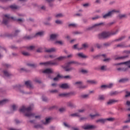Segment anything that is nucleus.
<instances>
[{"label":"nucleus","mask_w":130,"mask_h":130,"mask_svg":"<svg viewBox=\"0 0 130 130\" xmlns=\"http://www.w3.org/2000/svg\"><path fill=\"white\" fill-rule=\"evenodd\" d=\"M31 109H33V106H31L27 108L25 107H22L20 109V112H22L23 113H25V116L27 117H33L34 116V114L31 113Z\"/></svg>","instance_id":"1"},{"label":"nucleus","mask_w":130,"mask_h":130,"mask_svg":"<svg viewBox=\"0 0 130 130\" xmlns=\"http://www.w3.org/2000/svg\"><path fill=\"white\" fill-rule=\"evenodd\" d=\"M118 64H124L125 68H118V71H123V72H126L128 71V68L130 69V60L124 62H121L118 64H116V65L117 66Z\"/></svg>","instance_id":"2"},{"label":"nucleus","mask_w":130,"mask_h":130,"mask_svg":"<svg viewBox=\"0 0 130 130\" xmlns=\"http://www.w3.org/2000/svg\"><path fill=\"white\" fill-rule=\"evenodd\" d=\"M70 64H76L77 66H78V65L80 64V63H79L76 61H71L68 63V64L66 66H62V68H63V69H64V70L66 72H69L70 71H72V68H70V69L68 68L69 66H70Z\"/></svg>","instance_id":"3"},{"label":"nucleus","mask_w":130,"mask_h":130,"mask_svg":"<svg viewBox=\"0 0 130 130\" xmlns=\"http://www.w3.org/2000/svg\"><path fill=\"white\" fill-rule=\"evenodd\" d=\"M115 13H119V11L116 9L112 10L111 11H109L108 13L104 15L103 18L104 19H106V18H108V17H111V16H112V15H113V14Z\"/></svg>","instance_id":"4"},{"label":"nucleus","mask_w":130,"mask_h":130,"mask_svg":"<svg viewBox=\"0 0 130 130\" xmlns=\"http://www.w3.org/2000/svg\"><path fill=\"white\" fill-rule=\"evenodd\" d=\"M111 36L110 31H104L100 34H99V38L102 39V38H107Z\"/></svg>","instance_id":"5"},{"label":"nucleus","mask_w":130,"mask_h":130,"mask_svg":"<svg viewBox=\"0 0 130 130\" xmlns=\"http://www.w3.org/2000/svg\"><path fill=\"white\" fill-rule=\"evenodd\" d=\"M82 84L83 82L82 81H77L74 83V85L80 89H85V88H87L86 85H82Z\"/></svg>","instance_id":"6"},{"label":"nucleus","mask_w":130,"mask_h":130,"mask_svg":"<svg viewBox=\"0 0 130 130\" xmlns=\"http://www.w3.org/2000/svg\"><path fill=\"white\" fill-rule=\"evenodd\" d=\"M10 18L11 17L9 14H5L4 15H3V24H5V25H6V24H8Z\"/></svg>","instance_id":"7"},{"label":"nucleus","mask_w":130,"mask_h":130,"mask_svg":"<svg viewBox=\"0 0 130 130\" xmlns=\"http://www.w3.org/2000/svg\"><path fill=\"white\" fill-rule=\"evenodd\" d=\"M60 79H70V76L67 75L66 76H62V75L58 74L57 75V77L53 79V80L54 81H58Z\"/></svg>","instance_id":"8"},{"label":"nucleus","mask_w":130,"mask_h":130,"mask_svg":"<svg viewBox=\"0 0 130 130\" xmlns=\"http://www.w3.org/2000/svg\"><path fill=\"white\" fill-rule=\"evenodd\" d=\"M58 62L55 61H49L46 62H41L40 64H45V66H47L48 64H53V66H57Z\"/></svg>","instance_id":"9"},{"label":"nucleus","mask_w":130,"mask_h":130,"mask_svg":"<svg viewBox=\"0 0 130 130\" xmlns=\"http://www.w3.org/2000/svg\"><path fill=\"white\" fill-rule=\"evenodd\" d=\"M108 120L109 121H112L113 120V118H109L107 119H99L96 121V122H100L101 123H104V122H106Z\"/></svg>","instance_id":"10"},{"label":"nucleus","mask_w":130,"mask_h":130,"mask_svg":"<svg viewBox=\"0 0 130 130\" xmlns=\"http://www.w3.org/2000/svg\"><path fill=\"white\" fill-rule=\"evenodd\" d=\"M96 126L93 125H84L82 126V128L84 129H92V128H95Z\"/></svg>","instance_id":"11"},{"label":"nucleus","mask_w":130,"mask_h":130,"mask_svg":"<svg viewBox=\"0 0 130 130\" xmlns=\"http://www.w3.org/2000/svg\"><path fill=\"white\" fill-rule=\"evenodd\" d=\"M101 25H103V23H95L92 26H89L87 28V30H92V28H96V27H100Z\"/></svg>","instance_id":"12"},{"label":"nucleus","mask_w":130,"mask_h":130,"mask_svg":"<svg viewBox=\"0 0 130 130\" xmlns=\"http://www.w3.org/2000/svg\"><path fill=\"white\" fill-rule=\"evenodd\" d=\"M43 73L44 74H52V73H53V70H52V69H46L44 71H43Z\"/></svg>","instance_id":"13"},{"label":"nucleus","mask_w":130,"mask_h":130,"mask_svg":"<svg viewBox=\"0 0 130 130\" xmlns=\"http://www.w3.org/2000/svg\"><path fill=\"white\" fill-rule=\"evenodd\" d=\"M60 88L62 89H69L70 85L67 83H63L59 85Z\"/></svg>","instance_id":"14"},{"label":"nucleus","mask_w":130,"mask_h":130,"mask_svg":"<svg viewBox=\"0 0 130 130\" xmlns=\"http://www.w3.org/2000/svg\"><path fill=\"white\" fill-rule=\"evenodd\" d=\"M58 37V35L56 34H53L50 36V40H54L56 39Z\"/></svg>","instance_id":"15"},{"label":"nucleus","mask_w":130,"mask_h":130,"mask_svg":"<svg viewBox=\"0 0 130 130\" xmlns=\"http://www.w3.org/2000/svg\"><path fill=\"white\" fill-rule=\"evenodd\" d=\"M117 102H118V100H110L107 102L108 105H110L111 104H113L114 103H116Z\"/></svg>","instance_id":"16"},{"label":"nucleus","mask_w":130,"mask_h":130,"mask_svg":"<svg viewBox=\"0 0 130 130\" xmlns=\"http://www.w3.org/2000/svg\"><path fill=\"white\" fill-rule=\"evenodd\" d=\"M77 55H78V56L79 57H80L81 58H87L88 57V56H86L85 54H84V53H79L77 54Z\"/></svg>","instance_id":"17"},{"label":"nucleus","mask_w":130,"mask_h":130,"mask_svg":"<svg viewBox=\"0 0 130 130\" xmlns=\"http://www.w3.org/2000/svg\"><path fill=\"white\" fill-rule=\"evenodd\" d=\"M55 51H56V49L54 48H49L45 50L46 52L49 53L55 52Z\"/></svg>","instance_id":"18"},{"label":"nucleus","mask_w":130,"mask_h":130,"mask_svg":"<svg viewBox=\"0 0 130 130\" xmlns=\"http://www.w3.org/2000/svg\"><path fill=\"white\" fill-rule=\"evenodd\" d=\"M25 84L28 88H33V86L32 85V82L30 81H27L25 82Z\"/></svg>","instance_id":"19"},{"label":"nucleus","mask_w":130,"mask_h":130,"mask_svg":"<svg viewBox=\"0 0 130 130\" xmlns=\"http://www.w3.org/2000/svg\"><path fill=\"white\" fill-rule=\"evenodd\" d=\"M89 47V45L87 43H84L82 45V47L80 48V50L82 49H87Z\"/></svg>","instance_id":"20"},{"label":"nucleus","mask_w":130,"mask_h":130,"mask_svg":"<svg viewBox=\"0 0 130 130\" xmlns=\"http://www.w3.org/2000/svg\"><path fill=\"white\" fill-rule=\"evenodd\" d=\"M87 83L90 85H94V84H97V81L93 80H89L87 81Z\"/></svg>","instance_id":"21"},{"label":"nucleus","mask_w":130,"mask_h":130,"mask_svg":"<svg viewBox=\"0 0 130 130\" xmlns=\"http://www.w3.org/2000/svg\"><path fill=\"white\" fill-rule=\"evenodd\" d=\"M65 58H67V56H60L56 58V60H58V61H61V60H63V59H65Z\"/></svg>","instance_id":"22"},{"label":"nucleus","mask_w":130,"mask_h":130,"mask_svg":"<svg viewBox=\"0 0 130 130\" xmlns=\"http://www.w3.org/2000/svg\"><path fill=\"white\" fill-rule=\"evenodd\" d=\"M44 34H45V32L43 31H41L36 34L35 37H37V36H43Z\"/></svg>","instance_id":"23"},{"label":"nucleus","mask_w":130,"mask_h":130,"mask_svg":"<svg viewBox=\"0 0 130 130\" xmlns=\"http://www.w3.org/2000/svg\"><path fill=\"white\" fill-rule=\"evenodd\" d=\"M9 101H10L8 99H4L2 101H0V105H4V104H6V103H8V102H9Z\"/></svg>","instance_id":"24"},{"label":"nucleus","mask_w":130,"mask_h":130,"mask_svg":"<svg viewBox=\"0 0 130 130\" xmlns=\"http://www.w3.org/2000/svg\"><path fill=\"white\" fill-rule=\"evenodd\" d=\"M54 44L58 45H62V44H63V42H62V41L58 40L55 41Z\"/></svg>","instance_id":"25"},{"label":"nucleus","mask_w":130,"mask_h":130,"mask_svg":"<svg viewBox=\"0 0 130 130\" xmlns=\"http://www.w3.org/2000/svg\"><path fill=\"white\" fill-rule=\"evenodd\" d=\"M98 99L101 101H103V100H105V96L104 95H99Z\"/></svg>","instance_id":"26"},{"label":"nucleus","mask_w":130,"mask_h":130,"mask_svg":"<svg viewBox=\"0 0 130 130\" xmlns=\"http://www.w3.org/2000/svg\"><path fill=\"white\" fill-rule=\"evenodd\" d=\"M50 121H51V118L49 117L46 119V121L44 122V124H48Z\"/></svg>","instance_id":"27"},{"label":"nucleus","mask_w":130,"mask_h":130,"mask_svg":"<svg viewBox=\"0 0 130 130\" xmlns=\"http://www.w3.org/2000/svg\"><path fill=\"white\" fill-rule=\"evenodd\" d=\"M89 96H90V94H82L81 95V98L84 99H87V98H89Z\"/></svg>","instance_id":"28"},{"label":"nucleus","mask_w":130,"mask_h":130,"mask_svg":"<svg viewBox=\"0 0 130 130\" xmlns=\"http://www.w3.org/2000/svg\"><path fill=\"white\" fill-rule=\"evenodd\" d=\"M119 31V29H116L114 31L110 32L111 36L112 35H116V34H117L118 33Z\"/></svg>","instance_id":"29"},{"label":"nucleus","mask_w":130,"mask_h":130,"mask_svg":"<svg viewBox=\"0 0 130 130\" xmlns=\"http://www.w3.org/2000/svg\"><path fill=\"white\" fill-rule=\"evenodd\" d=\"M11 9H12V10H17V9H19V7L17 6L16 5H13L10 6Z\"/></svg>","instance_id":"30"},{"label":"nucleus","mask_w":130,"mask_h":130,"mask_svg":"<svg viewBox=\"0 0 130 130\" xmlns=\"http://www.w3.org/2000/svg\"><path fill=\"white\" fill-rule=\"evenodd\" d=\"M74 49H77V50H81V48H79V44H76L73 46Z\"/></svg>","instance_id":"31"},{"label":"nucleus","mask_w":130,"mask_h":130,"mask_svg":"<svg viewBox=\"0 0 130 130\" xmlns=\"http://www.w3.org/2000/svg\"><path fill=\"white\" fill-rule=\"evenodd\" d=\"M117 47H121V48L127 47V46H125L124 43L119 44L117 45Z\"/></svg>","instance_id":"32"},{"label":"nucleus","mask_w":130,"mask_h":130,"mask_svg":"<svg viewBox=\"0 0 130 130\" xmlns=\"http://www.w3.org/2000/svg\"><path fill=\"white\" fill-rule=\"evenodd\" d=\"M55 23L57 24V25H61L62 24V21L57 19L55 20Z\"/></svg>","instance_id":"33"},{"label":"nucleus","mask_w":130,"mask_h":130,"mask_svg":"<svg viewBox=\"0 0 130 130\" xmlns=\"http://www.w3.org/2000/svg\"><path fill=\"white\" fill-rule=\"evenodd\" d=\"M55 17L56 18H61L62 17H63V15L61 13H58V14H57L55 15Z\"/></svg>","instance_id":"34"},{"label":"nucleus","mask_w":130,"mask_h":130,"mask_svg":"<svg viewBox=\"0 0 130 130\" xmlns=\"http://www.w3.org/2000/svg\"><path fill=\"white\" fill-rule=\"evenodd\" d=\"M3 73L5 76H6V77H10V76H11V74L7 71H4Z\"/></svg>","instance_id":"35"},{"label":"nucleus","mask_w":130,"mask_h":130,"mask_svg":"<svg viewBox=\"0 0 130 130\" xmlns=\"http://www.w3.org/2000/svg\"><path fill=\"white\" fill-rule=\"evenodd\" d=\"M69 95H70V93H60L59 94V96L63 97L64 96H69Z\"/></svg>","instance_id":"36"},{"label":"nucleus","mask_w":130,"mask_h":130,"mask_svg":"<svg viewBox=\"0 0 130 130\" xmlns=\"http://www.w3.org/2000/svg\"><path fill=\"white\" fill-rule=\"evenodd\" d=\"M99 115H100L99 114L96 113L94 115L90 114L89 116H90L91 118L93 119V118L96 117V116H99Z\"/></svg>","instance_id":"37"},{"label":"nucleus","mask_w":130,"mask_h":130,"mask_svg":"<svg viewBox=\"0 0 130 130\" xmlns=\"http://www.w3.org/2000/svg\"><path fill=\"white\" fill-rule=\"evenodd\" d=\"M78 25L76 23H70L69 24V27H73V28H75L77 27Z\"/></svg>","instance_id":"38"},{"label":"nucleus","mask_w":130,"mask_h":130,"mask_svg":"<svg viewBox=\"0 0 130 130\" xmlns=\"http://www.w3.org/2000/svg\"><path fill=\"white\" fill-rule=\"evenodd\" d=\"M71 116H73L74 117H80V114L79 113H75L74 114H71Z\"/></svg>","instance_id":"39"},{"label":"nucleus","mask_w":130,"mask_h":130,"mask_svg":"<svg viewBox=\"0 0 130 130\" xmlns=\"http://www.w3.org/2000/svg\"><path fill=\"white\" fill-rule=\"evenodd\" d=\"M101 71H106L107 70V67L106 66H103L101 67Z\"/></svg>","instance_id":"40"},{"label":"nucleus","mask_w":130,"mask_h":130,"mask_svg":"<svg viewBox=\"0 0 130 130\" xmlns=\"http://www.w3.org/2000/svg\"><path fill=\"white\" fill-rule=\"evenodd\" d=\"M68 106H70V107H74V103L72 102H69L68 103Z\"/></svg>","instance_id":"41"},{"label":"nucleus","mask_w":130,"mask_h":130,"mask_svg":"<svg viewBox=\"0 0 130 130\" xmlns=\"http://www.w3.org/2000/svg\"><path fill=\"white\" fill-rule=\"evenodd\" d=\"M126 81H127V79H120L118 82L119 83H124V82H125Z\"/></svg>","instance_id":"42"},{"label":"nucleus","mask_w":130,"mask_h":130,"mask_svg":"<svg viewBox=\"0 0 130 130\" xmlns=\"http://www.w3.org/2000/svg\"><path fill=\"white\" fill-rule=\"evenodd\" d=\"M22 53L23 55H25V56H28V55H29V53L27 52H25L24 51H23L22 52Z\"/></svg>","instance_id":"43"},{"label":"nucleus","mask_w":130,"mask_h":130,"mask_svg":"<svg viewBox=\"0 0 130 130\" xmlns=\"http://www.w3.org/2000/svg\"><path fill=\"white\" fill-rule=\"evenodd\" d=\"M84 8H88V7H90V4L89 3H85L83 5Z\"/></svg>","instance_id":"44"},{"label":"nucleus","mask_w":130,"mask_h":130,"mask_svg":"<svg viewBox=\"0 0 130 130\" xmlns=\"http://www.w3.org/2000/svg\"><path fill=\"white\" fill-rule=\"evenodd\" d=\"M107 87L109 88H112V87H113V83H110L107 85Z\"/></svg>","instance_id":"45"},{"label":"nucleus","mask_w":130,"mask_h":130,"mask_svg":"<svg viewBox=\"0 0 130 130\" xmlns=\"http://www.w3.org/2000/svg\"><path fill=\"white\" fill-rule=\"evenodd\" d=\"M81 73H82V74L88 73V70H84V69L81 70Z\"/></svg>","instance_id":"46"},{"label":"nucleus","mask_w":130,"mask_h":130,"mask_svg":"<svg viewBox=\"0 0 130 130\" xmlns=\"http://www.w3.org/2000/svg\"><path fill=\"white\" fill-rule=\"evenodd\" d=\"M125 56H118L117 57H116L115 59H123V58H124Z\"/></svg>","instance_id":"47"},{"label":"nucleus","mask_w":130,"mask_h":130,"mask_svg":"<svg viewBox=\"0 0 130 130\" xmlns=\"http://www.w3.org/2000/svg\"><path fill=\"white\" fill-rule=\"evenodd\" d=\"M34 48H35V47H34V46H30L28 47V50H33Z\"/></svg>","instance_id":"48"},{"label":"nucleus","mask_w":130,"mask_h":130,"mask_svg":"<svg viewBox=\"0 0 130 130\" xmlns=\"http://www.w3.org/2000/svg\"><path fill=\"white\" fill-rule=\"evenodd\" d=\"M63 124H64V126H66V127H71V126L68 123L64 122Z\"/></svg>","instance_id":"49"},{"label":"nucleus","mask_w":130,"mask_h":130,"mask_svg":"<svg viewBox=\"0 0 130 130\" xmlns=\"http://www.w3.org/2000/svg\"><path fill=\"white\" fill-rule=\"evenodd\" d=\"M85 112V109H81L78 110L79 113H83V112Z\"/></svg>","instance_id":"50"},{"label":"nucleus","mask_w":130,"mask_h":130,"mask_svg":"<svg viewBox=\"0 0 130 130\" xmlns=\"http://www.w3.org/2000/svg\"><path fill=\"white\" fill-rule=\"evenodd\" d=\"M101 88L102 89H107L108 87H107V85H103L101 86Z\"/></svg>","instance_id":"51"},{"label":"nucleus","mask_w":130,"mask_h":130,"mask_svg":"<svg viewBox=\"0 0 130 130\" xmlns=\"http://www.w3.org/2000/svg\"><path fill=\"white\" fill-rule=\"evenodd\" d=\"M12 108L13 110H16V109H17V106L16 105H13L12 106Z\"/></svg>","instance_id":"52"},{"label":"nucleus","mask_w":130,"mask_h":130,"mask_svg":"<svg viewBox=\"0 0 130 130\" xmlns=\"http://www.w3.org/2000/svg\"><path fill=\"white\" fill-rule=\"evenodd\" d=\"M19 72H20V73H22V72H26V70L25 68H21L19 70Z\"/></svg>","instance_id":"53"},{"label":"nucleus","mask_w":130,"mask_h":130,"mask_svg":"<svg viewBox=\"0 0 130 130\" xmlns=\"http://www.w3.org/2000/svg\"><path fill=\"white\" fill-rule=\"evenodd\" d=\"M50 93H57V90H51L50 91Z\"/></svg>","instance_id":"54"},{"label":"nucleus","mask_w":130,"mask_h":130,"mask_svg":"<svg viewBox=\"0 0 130 130\" xmlns=\"http://www.w3.org/2000/svg\"><path fill=\"white\" fill-rule=\"evenodd\" d=\"M99 18H100V16H96L94 17H92V20H96V19H99Z\"/></svg>","instance_id":"55"},{"label":"nucleus","mask_w":130,"mask_h":130,"mask_svg":"<svg viewBox=\"0 0 130 130\" xmlns=\"http://www.w3.org/2000/svg\"><path fill=\"white\" fill-rule=\"evenodd\" d=\"M94 47H98V48H100L101 47V45H99V44H96L94 45Z\"/></svg>","instance_id":"56"},{"label":"nucleus","mask_w":130,"mask_h":130,"mask_svg":"<svg viewBox=\"0 0 130 130\" xmlns=\"http://www.w3.org/2000/svg\"><path fill=\"white\" fill-rule=\"evenodd\" d=\"M74 56V55L73 54H70L67 56L68 58H72Z\"/></svg>","instance_id":"57"},{"label":"nucleus","mask_w":130,"mask_h":130,"mask_svg":"<svg viewBox=\"0 0 130 130\" xmlns=\"http://www.w3.org/2000/svg\"><path fill=\"white\" fill-rule=\"evenodd\" d=\"M110 60H111V59H110V58H107L104 59V61H107V62L110 61Z\"/></svg>","instance_id":"58"},{"label":"nucleus","mask_w":130,"mask_h":130,"mask_svg":"<svg viewBox=\"0 0 130 130\" xmlns=\"http://www.w3.org/2000/svg\"><path fill=\"white\" fill-rule=\"evenodd\" d=\"M17 22H19V23H22L23 22H24V20L21 19H17Z\"/></svg>","instance_id":"59"},{"label":"nucleus","mask_w":130,"mask_h":130,"mask_svg":"<svg viewBox=\"0 0 130 130\" xmlns=\"http://www.w3.org/2000/svg\"><path fill=\"white\" fill-rule=\"evenodd\" d=\"M27 66H28V67H32V68L35 67V65L32 63H28Z\"/></svg>","instance_id":"60"},{"label":"nucleus","mask_w":130,"mask_h":130,"mask_svg":"<svg viewBox=\"0 0 130 130\" xmlns=\"http://www.w3.org/2000/svg\"><path fill=\"white\" fill-rule=\"evenodd\" d=\"M37 51V52H42V48H39V49H38Z\"/></svg>","instance_id":"61"},{"label":"nucleus","mask_w":130,"mask_h":130,"mask_svg":"<svg viewBox=\"0 0 130 130\" xmlns=\"http://www.w3.org/2000/svg\"><path fill=\"white\" fill-rule=\"evenodd\" d=\"M126 104L127 106H130V101H127L126 103Z\"/></svg>","instance_id":"62"},{"label":"nucleus","mask_w":130,"mask_h":130,"mask_svg":"<svg viewBox=\"0 0 130 130\" xmlns=\"http://www.w3.org/2000/svg\"><path fill=\"white\" fill-rule=\"evenodd\" d=\"M130 96V92H127L126 94L125 95V97H129Z\"/></svg>","instance_id":"63"},{"label":"nucleus","mask_w":130,"mask_h":130,"mask_svg":"<svg viewBox=\"0 0 130 130\" xmlns=\"http://www.w3.org/2000/svg\"><path fill=\"white\" fill-rule=\"evenodd\" d=\"M128 120L126 122H130V114L128 115Z\"/></svg>","instance_id":"64"}]
</instances>
